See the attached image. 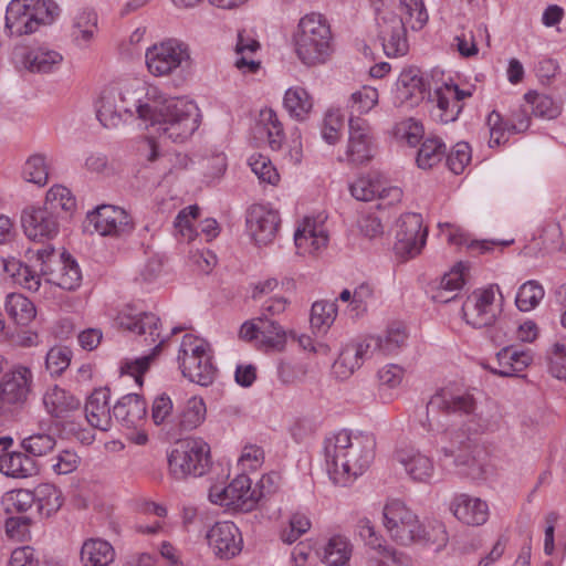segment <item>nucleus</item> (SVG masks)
Here are the masks:
<instances>
[{
	"mask_svg": "<svg viewBox=\"0 0 566 566\" xmlns=\"http://www.w3.org/2000/svg\"><path fill=\"white\" fill-rule=\"evenodd\" d=\"M144 87L130 86L119 91L105 88L99 97L96 116L105 128H116L122 123V113L133 116L137 113L160 137L182 143L199 127V114L196 105L181 98H168L163 102H143Z\"/></svg>",
	"mask_w": 566,
	"mask_h": 566,
	"instance_id": "nucleus-1",
	"label": "nucleus"
},
{
	"mask_svg": "<svg viewBox=\"0 0 566 566\" xmlns=\"http://www.w3.org/2000/svg\"><path fill=\"white\" fill-rule=\"evenodd\" d=\"M475 409L476 402L472 395L455 394L450 388H442L427 403L423 427L428 431H434L439 413L465 417L460 426L446 430L447 440L440 452L446 460H451L459 473L472 480H482L486 470L480 459L482 450L475 436L488 429V422L475 413Z\"/></svg>",
	"mask_w": 566,
	"mask_h": 566,
	"instance_id": "nucleus-2",
	"label": "nucleus"
},
{
	"mask_svg": "<svg viewBox=\"0 0 566 566\" xmlns=\"http://www.w3.org/2000/svg\"><path fill=\"white\" fill-rule=\"evenodd\" d=\"M376 441L373 436L352 437L346 430L325 439L324 454L327 473L336 485L347 486L361 475L375 457Z\"/></svg>",
	"mask_w": 566,
	"mask_h": 566,
	"instance_id": "nucleus-3",
	"label": "nucleus"
},
{
	"mask_svg": "<svg viewBox=\"0 0 566 566\" xmlns=\"http://www.w3.org/2000/svg\"><path fill=\"white\" fill-rule=\"evenodd\" d=\"M295 52L308 66L324 64L334 53V42L327 19L316 12L304 15L294 33Z\"/></svg>",
	"mask_w": 566,
	"mask_h": 566,
	"instance_id": "nucleus-4",
	"label": "nucleus"
},
{
	"mask_svg": "<svg viewBox=\"0 0 566 566\" xmlns=\"http://www.w3.org/2000/svg\"><path fill=\"white\" fill-rule=\"evenodd\" d=\"M59 14L53 0H11L6 12V29L10 35L34 33L41 25L50 24Z\"/></svg>",
	"mask_w": 566,
	"mask_h": 566,
	"instance_id": "nucleus-5",
	"label": "nucleus"
},
{
	"mask_svg": "<svg viewBox=\"0 0 566 566\" xmlns=\"http://www.w3.org/2000/svg\"><path fill=\"white\" fill-rule=\"evenodd\" d=\"M168 463L178 480L202 476L211 467L210 447L200 438L186 439L170 452Z\"/></svg>",
	"mask_w": 566,
	"mask_h": 566,
	"instance_id": "nucleus-6",
	"label": "nucleus"
},
{
	"mask_svg": "<svg viewBox=\"0 0 566 566\" xmlns=\"http://www.w3.org/2000/svg\"><path fill=\"white\" fill-rule=\"evenodd\" d=\"M502 304L497 285L474 290L462 305L463 318L474 328L492 326L502 313Z\"/></svg>",
	"mask_w": 566,
	"mask_h": 566,
	"instance_id": "nucleus-7",
	"label": "nucleus"
},
{
	"mask_svg": "<svg viewBox=\"0 0 566 566\" xmlns=\"http://www.w3.org/2000/svg\"><path fill=\"white\" fill-rule=\"evenodd\" d=\"M178 359L182 375L191 382L209 386L213 382L216 368L207 353L206 345L192 335H185Z\"/></svg>",
	"mask_w": 566,
	"mask_h": 566,
	"instance_id": "nucleus-8",
	"label": "nucleus"
},
{
	"mask_svg": "<svg viewBox=\"0 0 566 566\" xmlns=\"http://www.w3.org/2000/svg\"><path fill=\"white\" fill-rule=\"evenodd\" d=\"M399 10L400 13H396L385 9L377 17V36L388 57L402 56L408 52L409 44L406 24L410 23L411 27L417 15L413 12V18L410 20L409 15L400 7Z\"/></svg>",
	"mask_w": 566,
	"mask_h": 566,
	"instance_id": "nucleus-9",
	"label": "nucleus"
},
{
	"mask_svg": "<svg viewBox=\"0 0 566 566\" xmlns=\"http://www.w3.org/2000/svg\"><path fill=\"white\" fill-rule=\"evenodd\" d=\"M33 374L23 365H14L0 379V417L11 416L22 408L31 392Z\"/></svg>",
	"mask_w": 566,
	"mask_h": 566,
	"instance_id": "nucleus-10",
	"label": "nucleus"
},
{
	"mask_svg": "<svg viewBox=\"0 0 566 566\" xmlns=\"http://www.w3.org/2000/svg\"><path fill=\"white\" fill-rule=\"evenodd\" d=\"M428 230L422 224L419 213L408 212L397 220L396 242L394 250L401 259H411L418 255L427 241Z\"/></svg>",
	"mask_w": 566,
	"mask_h": 566,
	"instance_id": "nucleus-11",
	"label": "nucleus"
},
{
	"mask_svg": "<svg viewBox=\"0 0 566 566\" xmlns=\"http://www.w3.org/2000/svg\"><path fill=\"white\" fill-rule=\"evenodd\" d=\"M385 526L391 538L400 545L415 543L420 528L418 516L402 502L394 500L384 507Z\"/></svg>",
	"mask_w": 566,
	"mask_h": 566,
	"instance_id": "nucleus-12",
	"label": "nucleus"
},
{
	"mask_svg": "<svg viewBox=\"0 0 566 566\" xmlns=\"http://www.w3.org/2000/svg\"><path fill=\"white\" fill-rule=\"evenodd\" d=\"M145 57L148 71L155 76H164L179 67L190 56L186 45L176 40H168L149 48Z\"/></svg>",
	"mask_w": 566,
	"mask_h": 566,
	"instance_id": "nucleus-13",
	"label": "nucleus"
},
{
	"mask_svg": "<svg viewBox=\"0 0 566 566\" xmlns=\"http://www.w3.org/2000/svg\"><path fill=\"white\" fill-rule=\"evenodd\" d=\"M88 226L103 237H123L134 229L132 217L126 210L112 205H102L87 213Z\"/></svg>",
	"mask_w": 566,
	"mask_h": 566,
	"instance_id": "nucleus-14",
	"label": "nucleus"
},
{
	"mask_svg": "<svg viewBox=\"0 0 566 566\" xmlns=\"http://www.w3.org/2000/svg\"><path fill=\"white\" fill-rule=\"evenodd\" d=\"M209 546L221 559H230L242 549L243 539L238 526L230 521L217 522L207 533Z\"/></svg>",
	"mask_w": 566,
	"mask_h": 566,
	"instance_id": "nucleus-15",
	"label": "nucleus"
},
{
	"mask_svg": "<svg viewBox=\"0 0 566 566\" xmlns=\"http://www.w3.org/2000/svg\"><path fill=\"white\" fill-rule=\"evenodd\" d=\"M251 490V480L245 474H239L228 486L210 489L209 499L212 503L220 505L245 506L250 510L258 501Z\"/></svg>",
	"mask_w": 566,
	"mask_h": 566,
	"instance_id": "nucleus-16",
	"label": "nucleus"
},
{
	"mask_svg": "<svg viewBox=\"0 0 566 566\" xmlns=\"http://www.w3.org/2000/svg\"><path fill=\"white\" fill-rule=\"evenodd\" d=\"M349 137L346 160L353 165H365L371 158V136L369 125L360 117H349Z\"/></svg>",
	"mask_w": 566,
	"mask_h": 566,
	"instance_id": "nucleus-17",
	"label": "nucleus"
},
{
	"mask_svg": "<svg viewBox=\"0 0 566 566\" xmlns=\"http://www.w3.org/2000/svg\"><path fill=\"white\" fill-rule=\"evenodd\" d=\"M59 216L44 207H30L23 210L21 223L24 233L32 240L51 239L59 231Z\"/></svg>",
	"mask_w": 566,
	"mask_h": 566,
	"instance_id": "nucleus-18",
	"label": "nucleus"
},
{
	"mask_svg": "<svg viewBox=\"0 0 566 566\" xmlns=\"http://www.w3.org/2000/svg\"><path fill=\"white\" fill-rule=\"evenodd\" d=\"M62 55L54 50L38 48L28 51L18 48L13 51V61L18 69H24L32 73H50L62 63Z\"/></svg>",
	"mask_w": 566,
	"mask_h": 566,
	"instance_id": "nucleus-19",
	"label": "nucleus"
},
{
	"mask_svg": "<svg viewBox=\"0 0 566 566\" xmlns=\"http://www.w3.org/2000/svg\"><path fill=\"white\" fill-rule=\"evenodd\" d=\"M280 224L277 212L262 205L252 206L247 216V226L258 244H268L274 238Z\"/></svg>",
	"mask_w": 566,
	"mask_h": 566,
	"instance_id": "nucleus-20",
	"label": "nucleus"
},
{
	"mask_svg": "<svg viewBox=\"0 0 566 566\" xmlns=\"http://www.w3.org/2000/svg\"><path fill=\"white\" fill-rule=\"evenodd\" d=\"M115 323L119 328L138 335L148 333L150 344L159 339V343L154 347L153 356L159 353L161 345L166 342V338H160V333L158 332L159 318L153 313L133 315L122 312L117 315Z\"/></svg>",
	"mask_w": 566,
	"mask_h": 566,
	"instance_id": "nucleus-21",
	"label": "nucleus"
},
{
	"mask_svg": "<svg viewBox=\"0 0 566 566\" xmlns=\"http://www.w3.org/2000/svg\"><path fill=\"white\" fill-rule=\"evenodd\" d=\"M111 392L107 387L95 389L85 403L87 422L102 431H107L113 422V409L109 407Z\"/></svg>",
	"mask_w": 566,
	"mask_h": 566,
	"instance_id": "nucleus-22",
	"label": "nucleus"
},
{
	"mask_svg": "<svg viewBox=\"0 0 566 566\" xmlns=\"http://www.w3.org/2000/svg\"><path fill=\"white\" fill-rule=\"evenodd\" d=\"M44 275H49V282L56 284L63 290L76 289L82 280L81 270L70 254L63 252L54 262V266L41 268Z\"/></svg>",
	"mask_w": 566,
	"mask_h": 566,
	"instance_id": "nucleus-23",
	"label": "nucleus"
},
{
	"mask_svg": "<svg viewBox=\"0 0 566 566\" xmlns=\"http://www.w3.org/2000/svg\"><path fill=\"white\" fill-rule=\"evenodd\" d=\"M294 242L300 254H316L326 248L328 234L322 224L305 218L294 233Z\"/></svg>",
	"mask_w": 566,
	"mask_h": 566,
	"instance_id": "nucleus-24",
	"label": "nucleus"
},
{
	"mask_svg": "<svg viewBox=\"0 0 566 566\" xmlns=\"http://www.w3.org/2000/svg\"><path fill=\"white\" fill-rule=\"evenodd\" d=\"M146 415V401L137 394L123 396L113 407L114 419L128 429L140 426Z\"/></svg>",
	"mask_w": 566,
	"mask_h": 566,
	"instance_id": "nucleus-25",
	"label": "nucleus"
},
{
	"mask_svg": "<svg viewBox=\"0 0 566 566\" xmlns=\"http://www.w3.org/2000/svg\"><path fill=\"white\" fill-rule=\"evenodd\" d=\"M453 515L467 525L478 526L488 521L489 506L486 502L468 494L457 495L451 503Z\"/></svg>",
	"mask_w": 566,
	"mask_h": 566,
	"instance_id": "nucleus-26",
	"label": "nucleus"
},
{
	"mask_svg": "<svg viewBox=\"0 0 566 566\" xmlns=\"http://www.w3.org/2000/svg\"><path fill=\"white\" fill-rule=\"evenodd\" d=\"M395 460L401 464L406 472L419 482H429L433 475V463L430 458L413 449H398Z\"/></svg>",
	"mask_w": 566,
	"mask_h": 566,
	"instance_id": "nucleus-27",
	"label": "nucleus"
},
{
	"mask_svg": "<svg viewBox=\"0 0 566 566\" xmlns=\"http://www.w3.org/2000/svg\"><path fill=\"white\" fill-rule=\"evenodd\" d=\"M0 472L7 476L24 479L39 473V465L27 452H10L0 457Z\"/></svg>",
	"mask_w": 566,
	"mask_h": 566,
	"instance_id": "nucleus-28",
	"label": "nucleus"
},
{
	"mask_svg": "<svg viewBox=\"0 0 566 566\" xmlns=\"http://www.w3.org/2000/svg\"><path fill=\"white\" fill-rule=\"evenodd\" d=\"M115 560L113 546L99 538L86 539L81 548V563L83 566H111Z\"/></svg>",
	"mask_w": 566,
	"mask_h": 566,
	"instance_id": "nucleus-29",
	"label": "nucleus"
},
{
	"mask_svg": "<svg viewBox=\"0 0 566 566\" xmlns=\"http://www.w3.org/2000/svg\"><path fill=\"white\" fill-rule=\"evenodd\" d=\"M43 402L48 411L55 418H63L81 406V400L77 397L57 386L45 392Z\"/></svg>",
	"mask_w": 566,
	"mask_h": 566,
	"instance_id": "nucleus-30",
	"label": "nucleus"
},
{
	"mask_svg": "<svg viewBox=\"0 0 566 566\" xmlns=\"http://www.w3.org/2000/svg\"><path fill=\"white\" fill-rule=\"evenodd\" d=\"M206 405L202 399L190 398L176 418V432L174 436H181L199 427L206 418Z\"/></svg>",
	"mask_w": 566,
	"mask_h": 566,
	"instance_id": "nucleus-31",
	"label": "nucleus"
},
{
	"mask_svg": "<svg viewBox=\"0 0 566 566\" xmlns=\"http://www.w3.org/2000/svg\"><path fill=\"white\" fill-rule=\"evenodd\" d=\"M256 134L260 137L266 136L268 144L273 150H279L284 139L283 125L276 113L271 109H262L255 126Z\"/></svg>",
	"mask_w": 566,
	"mask_h": 566,
	"instance_id": "nucleus-32",
	"label": "nucleus"
},
{
	"mask_svg": "<svg viewBox=\"0 0 566 566\" xmlns=\"http://www.w3.org/2000/svg\"><path fill=\"white\" fill-rule=\"evenodd\" d=\"M4 308L10 318L20 326H27L36 315L33 303L20 293L8 294Z\"/></svg>",
	"mask_w": 566,
	"mask_h": 566,
	"instance_id": "nucleus-33",
	"label": "nucleus"
},
{
	"mask_svg": "<svg viewBox=\"0 0 566 566\" xmlns=\"http://www.w3.org/2000/svg\"><path fill=\"white\" fill-rule=\"evenodd\" d=\"M34 500L38 513L44 517L55 514L63 504L62 492L50 483L39 484L34 489Z\"/></svg>",
	"mask_w": 566,
	"mask_h": 566,
	"instance_id": "nucleus-34",
	"label": "nucleus"
},
{
	"mask_svg": "<svg viewBox=\"0 0 566 566\" xmlns=\"http://www.w3.org/2000/svg\"><path fill=\"white\" fill-rule=\"evenodd\" d=\"M284 106L291 116L302 120L312 111L313 101L305 88L291 87L285 92Z\"/></svg>",
	"mask_w": 566,
	"mask_h": 566,
	"instance_id": "nucleus-35",
	"label": "nucleus"
},
{
	"mask_svg": "<svg viewBox=\"0 0 566 566\" xmlns=\"http://www.w3.org/2000/svg\"><path fill=\"white\" fill-rule=\"evenodd\" d=\"M97 14L94 10L80 11L73 22V38L83 44H88L97 33Z\"/></svg>",
	"mask_w": 566,
	"mask_h": 566,
	"instance_id": "nucleus-36",
	"label": "nucleus"
},
{
	"mask_svg": "<svg viewBox=\"0 0 566 566\" xmlns=\"http://www.w3.org/2000/svg\"><path fill=\"white\" fill-rule=\"evenodd\" d=\"M415 537V543H420L436 552L446 547L449 537L446 526L441 522H433L427 525L420 523V528Z\"/></svg>",
	"mask_w": 566,
	"mask_h": 566,
	"instance_id": "nucleus-37",
	"label": "nucleus"
},
{
	"mask_svg": "<svg viewBox=\"0 0 566 566\" xmlns=\"http://www.w3.org/2000/svg\"><path fill=\"white\" fill-rule=\"evenodd\" d=\"M352 547L343 536H333L324 547L323 562L328 566H344L349 562Z\"/></svg>",
	"mask_w": 566,
	"mask_h": 566,
	"instance_id": "nucleus-38",
	"label": "nucleus"
},
{
	"mask_svg": "<svg viewBox=\"0 0 566 566\" xmlns=\"http://www.w3.org/2000/svg\"><path fill=\"white\" fill-rule=\"evenodd\" d=\"M337 315L335 302L317 301L312 305L311 310V327L317 333H325Z\"/></svg>",
	"mask_w": 566,
	"mask_h": 566,
	"instance_id": "nucleus-39",
	"label": "nucleus"
},
{
	"mask_svg": "<svg viewBox=\"0 0 566 566\" xmlns=\"http://www.w3.org/2000/svg\"><path fill=\"white\" fill-rule=\"evenodd\" d=\"M258 321L262 344L269 348H283L286 340L283 327L273 318L265 316H258Z\"/></svg>",
	"mask_w": 566,
	"mask_h": 566,
	"instance_id": "nucleus-40",
	"label": "nucleus"
},
{
	"mask_svg": "<svg viewBox=\"0 0 566 566\" xmlns=\"http://www.w3.org/2000/svg\"><path fill=\"white\" fill-rule=\"evenodd\" d=\"M42 207L48 208V210L60 217L61 211L69 212L75 208V199L66 187L56 185L46 192Z\"/></svg>",
	"mask_w": 566,
	"mask_h": 566,
	"instance_id": "nucleus-41",
	"label": "nucleus"
},
{
	"mask_svg": "<svg viewBox=\"0 0 566 566\" xmlns=\"http://www.w3.org/2000/svg\"><path fill=\"white\" fill-rule=\"evenodd\" d=\"M378 91L367 85L354 92L347 103V107L350 109V117H355V114L368 113L378 103Z\"/></svg>",
	"mask_w": 566,
	"mask_h": 566,
	"instance_id": "nucleus-42",
	"label": "nucleus"
},
{
	"mask_svg": "<svg viewBox=\"0 0 566 566\" xmlns=\"http://www.w3.org/2000/svg\"><path fill=\"white\" fill-rule=\"evenodd\" d=\"M446 153V145L438 138H428L417 154V164L421 169H429L441 161Z\"/></svg>",
	"mask_w": 566,
	"mask_h": 566,
	"instance_id": "nucleus-43",
	"label": "nucleus"
},
{
	"mask_svg": "<svg viewBox=\"0 0 566 566\" xmlns=\"http://www.w3.org/2000/svg\"><path fill=\"white\" fill-rule=\"evenodd\" d=\"M525 102L530 105L532 113L536 117L553 119L559 115V107L553 101V98L545 94L537 92H528L524 96Z\"/></svg>",
	"mask_w": 566,
	"mask_h": 566,
	"instance_id": "nucleus-44",
	"label": "nucleus"
},
{
	"mask_svg": "<svg viewBox=\"0 0 566 566\" xmlns=\"http://www.w3.org/2000/svg\"><path fill=\"white\" fill-rule=\"evenodd\" d=\"M544 297V289L536 281H527L518 289L515 304L522 312L535 308Z\"/></svg>",
	"mask_w": 566,
	"mask_h": 566,
	"instance_id": "nucleus-45",
	"label": "nucleus"
},
{
	"mask_svg": "<svg viewBox=\"0 0 566 566\" xmlns=\"http://www.w3.org/2000/svg\"><path fill=\"white\" fill-rule=\"evenodd\" d=\"M260 49V43L252 38H245L243 32L238 33V42L235 52L240 57L235 61V66L239 70L248 69L250 72H255L260 67V63L249 59L247 54L254 53Z\"/></svg>",
	"mask_w": 566,
	"mask_h": 566,
	"instance_id": "nucleus-46",
	"label": "nucleus"
},
{
	"mask_svg": "<svg viewBox=\"0 0 566 566\" xmlns=\"http://www.w3.org/2000/svg\"><path fill=\"white\" fill-rule=\"evenodd\" d=\"M403 369L395 364L384 366L378 370L379 395L384 400H390L391 395L387 390L397 388L403 378Z\"/></svg>",
	"mask_w": 566,
	"mask_h": 566,
	"instance_id": "nucleus-47",
	"label": "nucleus"
},
{
	"mask_svg": "<svg viewBox=\"0 0 566 566\" xmlns=\"http://www.w3.org/2000/svg\"><path fill=\"white\" fill-rule=\"evenodd\" d=\"M34 502V491L24 489L9 491L2 497V504L7 513L27 512Z\"/></svg>",
	"mask_w": 566,
	"mask_h": 566,
	"instance_id": "nucleus-48",
	"label": "nucleus"
},
{
	"mask_svg": "<svg viewBox=\"0 0 566 566\" xmlns=\"http://www.w3.org/2000/svg\"><path fill=\"white\" fill-rule=\"evenodd\" d=\"M490 129L489 146H500L509 140L512 133L509 122L504 120L503 116L497 111H492L486 119Z\"/></svg>",
	"mask_w": 566,
	"mask_h": 566,
	"instance_id": "nucleus-49",
	"label": "nucleus"
},
{
	"mask_svg": "<svg viewBox=\"0 0 566 566\" xmlns=\"http://www.w3.org/2000/svg\"><path fill=\"white\" fill-rule=\"evenodd\" d=\"M56 444L55 438L48 433H35L21 441V448L32 457H43Z\"/></svg>",
	"mask_w": 566,
	"mask_h": 566,
	"instance_id": "nucleus-50",
	"label": "nucleus"
},
{
	"mask_svg": "<svg viewBox=\"0 0 566 566\" xmlns=\"http://www.w3.org/2000/svg\"><path fill=\"white\" fill-rule=\"evenodd\" d=\"M72 350L65 346L52 347L45 357V367L51 376H60L71 364Z\"/></svg>",
	"mask_w": 566,
	"mask_h": 566,
	"instance_id": "nucleus-51",
	"label": "nucleus"
},
{
	"mask_svg": "<svg viewBox=\"0 0 566 566\" xmlns=\"http://www.w3.org/2000/svg\"><path fill=\"white\" fill-rule=\"evenodd\" d=\"M23 177L28 182L44 186L49 178V171L44 156H31L24 165Z\"/></svg>",
	"mask_w": 566,
	"mask_h": 566,
	"instance_id": "nucleus-52",
	"label": "nucleus"
},
{
	"mask_svg": "<svg viewBox=\"0 0 566 566\" xmlns=\"http://www.w3.org/2000/svg\"><path fill=\"white\" fill-rule=\"evenodd\" d=\"M249 165L260 181L270 185H275L279 181L280 176L268 157L252 155L249 159Z\"/></svg>",
	"mask_w": 566,
	"mask_h": 566,
	"instance_id": "nucleus-53",
	"label": "nucleus"
},
{
	"mask_svg": "<svg viewBox=\"0 0 566 566\" xmlns=\"http://www.w3.org/2000/svg\"><path fill=\"white\" fill-rule=\"evenodd\" d=\"M376 338L380 340V354L391 355L405 345L407 334L405 327L395 325L389 327L384 336H376Z\"/></svg>",
	"mask_w": 566,
	"mask_h": 566,
	"instance_id": "nucleus-54",
	"label": "nucleus"
},
{
	"mask_svg": "<svg viewBox=\"0 0 566 566\" xmlns=\"http://www.w3.org/2000/svg\"><path fill=\"white\" fill-rule=\"evenodd\" d=\"M361 366V361L355 356L353 348L346 347L334 363L335 375L340 379H346Z\"/></svg>",
	"mask_w": 566,
	"mask_h": 566,
	"instance_id": "nucleus-55",
	"label": "nucleus"
},
{
	"mask_svg": "<svg viewBox=\"0 0 566 566\" xmlns=\"http://www.w3.org/2000/svg\"><path fill=\"white\" fill-rule=\"evenodd\" d=\"M350 193L357 200L371 201L380 193V184L361 177L350 185Z\"/></svg>",
	"mask_w": 566,
	"mask_h": 566,
	"instance_id": "nucleus-56",
	"label": "nucleus"
},
{
	"mask_svg": "<svg viewBox=\"0 0 566 566\" xmlns=\"http://www.w3.org/2000/svg\"><path fill=\"white\" fill-rule=\"evenodd\" d=\"M471 160V150L468 143H458L447 157V165L455 175L461 174Z\"/></svg>",
	"mask_w": 566,
	"mask_h": 566,
	"instance_id": "nucleus-57",
	"label": "nucleus"
},
{
	"mask_svg": "<svg viewBox=\"0 0 566 566\" xmlns=\"http://www.w3.org/2000/svg\"><path fill=\"white\" fill-rule=\"evenodd\" d=\"M343 116L338 111H328L324 118L322 136L331 145L339 138V132L343 127Z\"/></svg>",
	"mask_w": 566,
	"mask_h": 566,
	"instance_id": "nucleus-58",
	"label": "nucleus"
},
{
	"mask_svg": "<svg viewBox=\"0 0 566 566\" xmlns=\"http://www.w3.org/2000/svg\"><path fill=\"white\" fill-rule=\"evenodd\" d=\"M32 518L29 516H13L6 521L7 535L15 541H24L30 534Z\"/></svg>",
	"mask_w": 566,
	"mask_h": 566,
	"instance_id": "nucleus-59",
	"label": "nucleus"
},
{
	"mask_svg": "<svg viewBox=\"0 0 566 566\" xmlns=\"http://www.w3.org/2000/svg\"><path fill=\"white\" fill-rule=\"evenodd\" d=\"M399 6L409 15L410 20L413 18V12L417 13L411 25L412 30H420L428 22V13L422 0H399Z\"/></svg>",
	"mask_w": 566,
	"mask_h": 566,
	"instance_id": "nucleus-60",
	"label": "nucleus"
},
{
	"mask_svg": "<svg viewBox=\"0 0 566 566\" xmlns=\"http://www.w3.org/2000/svg\"><path fill=\"white\" fill-rule=\"evenodd\" d=\"M399 84L408 88L410 96L426 92V83L418 69L405 70L399 76Z\"/></svg>",
	"mask_w": 566,
	"mask_h": 566,
	"instance_id": "nucleus-61",
	"label": "nucleus"
},
{
	"mask_svg": "<svg viewBox=\"0 0 566 566\" xmlns=\"http://www.w3.org/2000/svg\"><path fill=\"white\" fill-rule=\"evenodd\" d=\"M396 134L405 139L410 146H416L423 135V127L413 118H408L398 124Z\"/></svg>",
	"mask_w": 566,
	"mask_h": 566,
	"instance_id": "nucleus-62",
	"label": "nucleus"
},
{
	"mask_svg": "<svg viewBox=\"0 0 566 566\" xmlns=\"http://www.w3.org/2000/svg\"><path fill=\"white\" fill-rule=\"evenodd\" d=\"M464 269L465 268L463 263L459 262L441 277L438 286L458 294L462 290L465 282Z\"/></svg>",
	"mask_w": 566,
	"mask_h": 566,
	"instance_id": "nucleus-63",
	"label": "nucleus"
},
{
	"mask_svg": "<svg viewBox=\"0 0 566 566\" xmlns=\"http://www.w3.org/2000/svg\"><path fill=\"white\" fill-rule=\"evenodd\" d=\"M549 371L557 379L566 378V345L556 343L548 357Z\"/></svg>",
	"mask_w": 566,
	"mask_h": 566,
	"instance_id": "nucleus-64",
	"label": "nucleus"
}]
</instances>
